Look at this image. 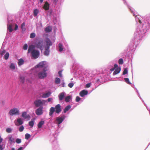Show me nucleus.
<instances>
[{
    "label": "nucleus",
    "instance_id": "1",
    "mask_svg": "<svg viewBox=\"0 0 150 150\" xmlns=\"http://www.w3.org/2000/svg\"><path fill=\"white\" fill-rule=\"evenodd\" d=\"M34 48L35 46L33 45H30L28 50V53L31 52L32 57L33 58L35 59L38 57L40 54L39 51L35 49Z\"/></svg>",
    "mask_w": 150,
    "mask_h": 150
},
{
    "label": "nucleus",
    "instance_id": "2",
    "mask_svg": "<svg viewBox=\"0 0 150 150\" xmlns=\"http://www.w3.org/2000/svg\"><path fill=\"white\" fill-rule=\"evenodd\" d=\"M18 28V26L15 24L11 19H8V21L7 30L10 33H11L14 30H16Z\"/></svg>",
    "mask_w": 150,
    "mask_h": 150
},
{
    "label": "nucleus",
    "instance_id": "3",
    "mask_svg": "<svg viewBox=\"0 0 150 150\" xmlns=\"http://www.w3.org/2000/svg\"><path fill=\"white\" fill-rule=\"evenodd\" d=\"M47 69H43L42 70H38L36 71L35 76L40 79H43L47 76L46 71Z\"/></svg>",
    "mask_w": 150,
    "mask_h": 150
},
{
    "label": "nucleus",
    "instance_id": "4",
    "mask_svg": "<svg viewBox=\"0 0 150 150\" xmlns=\"http://www.w3.org/2000/svg\"><path fill=\"white\" fill-rule=\"evenodd\" d=\"M48 67L46 61H43L40 62L35 67V71L38 70L40 68H43V69H47Z\"/></svg>",
    "mask_w": 150,
    "mask_h": 150
},
{
    "label": "nucleus",
    "instance_id": "5",
    "mask_svg": "<svg viewBox=\"0 0 150 150\" xmlns=\"http://www.w3.org/2000/svg\"><path fill=\"white\" fill-rule=\"evenodd\" d=\"M46 42L47 46L45 47V51L44 52V54L45 55L47 56L49 54L50 46L52 45V43L48 38L46 39Z\"/></svg>",
    "mask_w": 150,
    "mask_h": 150
},
{
    "label": "nucleus",
    "instance_id": "6",
    "mask_svg": "<svg viewBox=\"0 0 150 150\" xmlns=\"http://www.w3.org/2000/svg\"><path fill=\"white\" fill-rule=\"evenodd\" d=\"M9 114L11 116L18 115L19 114V111L17 108H13L10 110Z\"/></svg>",
    "mask_w": 150,
    "mask_h": 150
},
{
    "label": "nucleus",
    "instance_id": "7",
    "mask_svg": "<svg viewBox=\"0 0 150 150\" xmlns=\"http://www.w3.org/2000/svg\"><path fill=\"white\" fill-rule=\"evenodd\" d=\"M65 117L66 116L64 115H63L61 117H56L55 118L56 123L59 125L64 120Z\"/></svg>",
    "mask_w": 150,
    "mask_h": 150
},
{
    "label": "nucleus",
    "instance_id": "8",
    "mask_svg": "<svg viewBox=\"0 0 150 150\" xmlns=\"http://www.w3.org/2000/svg\"><path fill=\"white\" fill-rule=\"evenodd\" d=\"M46 102H47L46 100H38L35 101L34 103L36 106L38 107L41 105L45 104Z\"/></svg>",
    "mask_w": 150,
    "mask_h": 150
},
{
    "label": "nucleus",
    "instance_id": "9",
    "mask_svg": "<svg viewBox=\"0 0 150 150\" xmlns=\"http://www.w3.org/2000/svg\"><path fill=\"white\" fill-rule=\"evenodd\" d=\"M16 125L19 126L22 125L23 123V119L21 118H18L14 121Z\"/></svg>",
    "mask_w": 150,
    "mask_h": 150
},
{
    "label": "nucleus",
    "instance_id": "10",
    "mask_svg": "<svg viewBox=\"0 0 150 150\" xmlns=\"http://www.w3.org/2000/svg\"><path fill=\"white\" fill-rule=\"evenodd\" d=\"M123 1H124V3L127 6L128 8L129 9L130 11L133 14V16H135V14H134L135 10L134 9L129 5L125 0H123Z\"/></svg>",
    "mask_w": 150,
    "mask_h": 150
},
{
    "label": "nucleus",
    "instance_id": "11",
    "mask_svg": "<svg viewBox=\"0 0 150 150\" xmlns=\"http://www.w3.org/2000/svg\"><path fill=\"white\" fill-rule=\"evenodd\" d=\"M21 116L24 118V119H26L27 120H30V115L27 114L26 112H24L22 113Z\"/></svg>",
    "mask_w": 150,
    "mask_h": 150
},
{
    "label": "nucleus",
    "instance_id": "12",
    "mask_svg": "<svg viewBox=\"0 0 150 150\" xmlns=\"http://www.w3.org/2000/svg\"><path fill=\"white\" fill-rule=\"evenodd\" d=\"M43 107H40L38 108L35 111L36 114L38 115H40L43 114Z\"/></svg>",
    "mask_w": 150,
    "mask_h": 150
},
{
    "label": "nucleus",
    "instance_id": "13",
    "mask_svg": "<svg viewBox=\"0 0 150 150\" xmlns=\"http://www.w3.org/2000/svg\"><path fill=\"white\" fill-rule=\"evenodd\" d=\"M54 108L56 113H59L61 111V106L60 104L57 105L55 106Z\"/></svg>",
    "mask_w": 150,
    "mask_h": 150
},
{
    "label": "nucleus",
    "instance_id": "14",
    "mask_svg": "<svg viewBox=\"0 0 150 150\" xmlns=\"http://www.w3.org/2000/svg\"><path fill=\"white\" fill-rule=\"evenodd\" d=\"M88 91H87L83 90L81 91L79 93V95L81 97H83L88 94Z\"/></svg>",
    "mask_w": 150,
    "mask_h": 150
},
{
    "label": "nucleus",
    "instance_id": "15",
    "mask_svg": "<svg viewBox=\"0 0 150 150\" xmlns=\"http://www.w3.org/2000/svg\"><path fill=\"white\" fill-rule=\"evenodd\" d=\"M6 139H8L9 141L11 143H13L14 141V139L11 135H9L6 138Z\"/></svg>",
    "mask_w": 150,
    "mask_h": 150
},
{
    "label": "nucleus",
    "instance_id": "16",
    "mask_svg": "<svg viewBox=\"0 0 150 150\" xmlns=\"http://www.w3.org/2000/svg\"><path fill=\"white\" fill-rule=\"evenodd\" d=\"M51 94V93L50 92L47 91L43 93L42 97L43 98H46L49 97Z\"/></svg>",
    "mask_w": 150,
    "mask_h": 150
},
{
    "label": "nucleus",
    "instance_id": "17",
    "mask_svg": "<svg viewBox=\"0 0 150 150\" xmlns=\"http://www.w3.org/2000/svg\"><path fill=\"white\" fill-rule=\"evenodd\" d=\"M37 47L40 48L41 50H42L43 42L42 41H40L36 44Z\"/></svg>",
    "mask_w": 150,
    "mask_h": 150
},
{
    "label": "nucleus",
    "instance_id": "18",
    "mask_svg": "<svg viewBox=\"0 0 150 150\" xmlns=\"http://www.w3.org/2000/svg\"><path fill=\"white\" fill-rule=\"evenodd\" d=\"M16 67V65L15 64L11 63L10 65L9 68L12 70H14L15 69Z\"/></svg>",
    "mask_w": 150,
    "mask_h": 150
},
{
    "label": "nucleus",
    "instance_id": "19",
    "mask_svg": "<svg viewBox=\"0 0 150 150\" xmlns=\"http://www.w3.org/2000/svg\"><path fill=\"white\" fill-rule=\"evenodd\" d=\"M50 4L47 2L45 3V4L43 6V8L45 10H48L49 9Z\"/></svg>",
    "mask_w": 150,
    "mask_h": 150
},
{
    "label": "nucleus",
    "instance_id": "20",
    "mask_svg": "<svg viewBox=\"0 0 150 150\" xmlns=\"http://www.w3.org/2000/svg\"><path fill=\"white\" fill-rule=\"evenodd\" d=\"M121 70V69L120 68H117L114 71L113 73V75H115L118 74Z\"/></svg>",
    "mask_w": 150,
    "mask_h": 150
},
{
    "label": "nucleus",
    "instance_id": "21",
    "mask_svg": "<svg viewBox=\"0 0 150 150\" xmlns=\"http://www.w3.org/2000/svg\"><path fill=\"white\" fill-rule=\"evenodd\" d=\"M52 29L51 27L50 26H48L46 27L45 29V32L47 33H49L51 31Z\"/></svg>",
    "mask_w": 150,
    "mask_h": 150
},
{
    "label": "nucleus",
    "instance_id": "22",
    "mask_svg": "<svg viewBox=\"0 0 150 150\" xmlns=\"http://www.w3.org/2000/svg\"><path fill=\"white\" fill-rule=\"evenodd\" d=\"M55 110V108L53 107H51L50 110L49 115L51 116Z\"/></svg>",
    "mask_w": 150,
    "mask_h": 150
},
{
    "label": "nucleus",
    "instance_id": "23",
    "mask_svg": "<svg viewBox=\"0 0 150 150\" xmlns=\"http://www.w3.org/2000/svg\"><path fill=\"white\" fill-rule=\"evenodd\" d=\"M45 122L44 121L42 120L38 124V127L39 128H41L42 126L44 124Z\"/></svg>",
    "mask_w": 150,
    "mask_h": 150
},
{
    "label": "nucleus",
    "instance_id": "24",
    "mask_svg": "<svg viewBox=\"0 0 150 150\" xmlns=\"http://www.w3.org/2000/svg\"><path fill=\"white\" fill-rule=\"evenodd\" d=\"M21 28L23 32H25L26 30V28L25 27V25L24 22L21 25Z\"/></svg>",
    "mask_w": 150,
    "mask_h": 150
},
{
    "label": "nucleus",
    "instance_id": "25",
    "mask_svg": "<svg viewBox=\"0 0 150 150\" xmlns=\"http://www.w3.org/2000/svg\"><path fill=\"white\" fill-rule=\"evenodd\" d=\"M24 61L22 59H18V64L19 66H20L24 64Z\"/></svg>",
    "mask_w": 150,
    "mask_h": 150
},
{
    "label": "nucleus",
    "instance_id": "26",
    "mask_svg": "<svg viewBox=\"0 0 150 150\" xmlns=\"http://www.w3.org/2000/svg\"><path fill=\"white\" fill-rule=\"evenodd\" d=\"M65 93L64 92L61 93L59 95V98L60 100H61L63 99Z\"/></svg>",
    "mask_w": 150,
    "mask_h": 150
},
{
    "label": "nucleus",
    "instance_id": "27",
    "mask_svg": "<svg viewBox=\"0 0 150 150\" xmlns=\"http://www.w3.org/2000/svg\"><path fill=\"white\" fill-rule=\"evenodd\" d=\"M71 108V106L70 105L66 106L64 110V113H66L67 111H68Z\"/></svg>",
    "mask_w": 150,
    "mask_h": 150
},
{
    "label": "nucleus",
    "instance_id": "28",
    "mask_svg": "<svg viewBox=\"0 0 150 150\" xmlns=\"http://www.w3.org/2000/svg\"><path fill=\"white\" fill-rule=\"evenodd\" d=\"M71 99V97L70 96H68L65 97V101L67 102H69Z\"/></svg>",
    "mask_w": 150,
    "mask_h": 150
},
{
    "label": "nucleus",
    "instance_id": "29",
    "mask_svg": "<svg viewBox=\"0 0 150 150\" xmlns=\"http://www.w3.org/2000/svg\"><path fill=\"white\" fill-rule=\"evenodd\" d=\"M59 51L60 52H62L63 50V46L61 44L59 43Z\"/></svg>",
    "mask_w": 150,
    "mask_h": 150
},
{
    "label": "nucleus",
    "instance_id": "30",
    "mask_svg": "<svg viewBox=\"0 0 150 150\" xmlns=\"http://www.w3.org/2000/svg\"><path fill=\"white\" fill-rule=\"evenodd\" d=\"M16 18V16H15V15L14 14H10L8 15V18Z\"/></svg>",
    "mask_w": 150,
    "mask_h": 150
},
{
    "label": "nucleus",
    "instance_id": "31",
    "mask_svg": "<svg viewBox=\"0 0 150 150\" xmlns=\"http://www.w3.org/2000/svg\"><path fill=\"white\" fill-rule=\"evenodd\" d=\"M9 55V53L8 52H6L4 56V59L6 60L8 58Z\"/></svg>",
    "mask_w": 150,
    "mask_h": 150
},
{
    "label": "nucleus",
    "instance_id": "32",
    "mask_svg": "<svg viewBox=\"0 0 150 150\" xmlns=\"http://www.w3.org/2000/svg\"><path fill=\"white\" fill-rule=\"evenodd\" d=\"M60 79L58 78H56L55 80V82L56 84H59L60 83Z\"/></svg>",
    "mask_w": 150,
    "mask_h": 150
},
{
    "label": "nucleus",
    "instance_id": "33",
    "mask_svg": "<svg viewBox=\"0 0 150 150\" xmlns=\"http://www.w3.org/2000/svg\"><path fill=\"white\" fill-rule=\"evenodd\" d=\"M34 124V121L33 120L30 121L29 122V125L31 127H33Z\"/></svg>",
    "mask_w": 150,
    "mask_h": 150
},
{
    "label": "nucleus",
    "instance_id": "34",
    "mask_svg": "<svg viewBox=\"0 0 150 150\" xmlns=\"http://www.w3.org/2000/svg\"><path fill=\"white\" fill-rule=\"evenodd\" d=\"M38 10L37 9H35L33 11V13L34 15L35 16H36L37 14H38Z\"/></svg>",
    "mask_w": 150,
    "mask_h": 150
},
{
    "label": "nucleus",
    "instance_id": "35",
    "mask_svg": "<svg viewBox=\"0 0 150 150\" xmlns=\"http://www.w3.org/2000/svg\"><path fill=\"white\" fill-rule=\"evenodd\" d=\"M124 80L125 82L129 84H131V82L129 81V79L128 78H125Z\"/></svg>",
    "mask_w": 150,
    "mask_h": 150
},
{
    "label": "nucleus",
    "instance_id": "36",
    "mask_svg": "<svg viewBox=\"0 0 150 150\" xmlns=\"http://www.w3.org/2000/svg\"><path fill=\"white\" fill-rule=\"evenodd\" d=\"M31 137V135L28 133H26L25 135V138L26 139H28Z\"/></svg>",
    "mask_w": 150,
    "mask_h": 150
},
{
    "label": "nucleus",
    "instance_id": "37",
    "mask_svg": "<svg viewBox=\"0 0 150 150\" xmlns=\"http://www.w3.org/2000/svg\"><path fill=\"white\" fill-rule=\"evenodd\" d=\"M5 147V145L0 144V150H3Z\"/></svg>",
    "mask_w": 150,
    "mask_h": 150
},
{
    "label": "nucleus",
    "instance_id": "38",
    "mask_svg": "<svg viewBox=\"0 0 150 150\" xmlns=\"http://www.w3.org/2000/svg\"><path fill=\"white\" fill-rule=\"evenodd\" d=\"M12 129L10 128H8L6 129V131L8 133H10L11 132Z\"/></svg>",
    "mask_w": 150,
    "mask_h": 150
},
{
    "label": "nucleus",
    "instance_id": "39",
    "mask_svg": "<svg viewBox=\"0 0 150 150\" xmlns=\"http://www.w3.org/2000/svg\"><path fill=\"white\" fill-rule=\"evenodd\" d=\"M24 127L23 125L21 126L19 128V130L20 132H22L24 129Z\"/></svg>",
    "mask_w": 150,
    "mask_h": 150
},
{
    "label": "nucleus",
    "instance_id": "40",
    "mask_svg": "<svg viewBox=\"0 0 150 150\" xmlns=\"http://www.w3.org/2000/svg\"><path fill=\"white\" fill-rule=\"evenodd\" d=\"M5 52V51L4 49H1L0 51V54L1 55H3Z\"/></svg>",
    "mask_w": 150,
    "mask_h": 150
},
{
    "label": "nucleus",
    "instance_id": "41",
    "mask_svg": "<svg viewBox=\"0 0 150 150\" xmlns=\"http://www.w3.org/2000/svg\"><path fill=\"white\" fill-rule=\"evenodd\" d=\"M35 36V34L34 33H31L30 36V38H34Z\"/></svg>",
    "mask_w": 150,
    "mask_h": 150
},
{
    "label": "nucleus",
    "instance_id": "42",
    "mask_svg": "<svg viewBox=\"0 0 150 150\" xmlns=\"http://www.w3.org/2000/svg\"><path fill=\"white\" fill-rule=\"evenodd\" d=\"M119 64H123V60L122 59H120L118 61Z\"/></svg>",
    "mask_w": 150,
    "mask_h": 150
},
{
    "label": "nucleus",
    "instance_id": "43",
    "mask_svg": "<svg viewBox=\"0 0 150 150\" xmlns=\"http://www.w3.org/2000/svg\"><path fill=\"white\" fill-rule=\"evenodd\" d=\"M128 72V70L127 68H125L124 69V71L123 72V74L125 75L127 74Z\"/></svg>",
    "mask_w": 150,
    "mask_h": 150
},
{
    "label": "nucleus",
    "instance_id": "44",
    "mask_svg": "<svg viewBox=\"0 0 150 150\" xmlns=\"http://www.w3.org/2000/svg\"><path fill=\"white\" fill-rule=\"evenodd\" d=\"M142 18H150V13L147 14L144 17H142Z\"/></svg>",
    "mask_w": 150,
    "mask_h": 150
},
{
    "label": "nucleus",
    "instance_id": "45",
    "mask_svg": "<svg viewBox=\"0 0 150 150\" xmlns=\"http://www.w3.org/2000/svg\"><path fill=\"white\" fill-rule=\"evenodd\" d=\"M28 46L27 44H25L23 47V49L25 50H26L28 48Z\"/></svg>",
    "mask_w": 150,
    "mask_h": 150
},
{
    "label": "nucleus",
    "instance_id": "46",
    "mask_svg": "<svg viewBox=\"0 0 150 150\" xmlns=\"http://www.w3.org/2000/svg\"><path fill=\"white\" fill-rule=\"evenodd\" d=\"M21 139H17L16 140V142L18 144H19L21 142Z\"/></svg>",
    "mask_w": 150,
    "mask_h": 150
},
{
    "label": "nucleus",
    "instance_id": "47",
    "mask_svg": "<svg viewBox=\"0 0 150 150\" xmlns=\"http://www.w3.org/2000/svg\"><path fill=\"white\" fill-rule=\"evenodd\" d=\"M58 74H59V76L60 77H62V71H59L58 72Z\"/></svg>",
    "mask_w": 150,
    "mask_h": 150
},
{
    "label": "nucleus",
    "instance_id": "48",
    "mask_svg": "<svg viewBox=\"0 0 150 150\" xmlns=\"http://www.w3.org/2000/svg\"><path fill=\"white\" fill-rule=\"evenodd\" d=\"M68 86L69 87L71 88L73 86L74 83H70L68 84Z\"/></svg>",
    "mask_w": 150,
    "mask_h": 150
},
{
    "label": "nucleus",
    "instance_id": "49",
    "mask_svg": "<svg viewBox=\"0 0 150 150\" xmlns=\"http://www.w3.org/2000/svg\"><path fill=\"white\" fill-rule=\"evenodd\" d=\"M81 100V98L79 96H76V102H79Z\"/></svg>",
    "mask_w": 150,
    "mask_h": 150
},
{
    "label": "nucleus",
    "instance_id": "50",
    "mask_svg": "<svg viewBox=\"0 0 150 150\" xmlns=\"http://www.w3.org/2000/svg\"><path fill=\"white\" fill-rule=\"evenodd\" d=\"M91 86V83H87L86 85V87L87 88H89Z\"/></svg>",
    "mask_w": 150,
    "mask_h": 150
},
{
    "label": "nucleus",
    "instance_id": "51",
    "mask_svg": "<svg viewBox=\"0 0 150 150\" xmlns=\"http://www.w3.org/2000/svg\"><path fill=\"white\" fill-rule=\"evenodd\" d=\"M24 78L23 77H20V81L22 83L24 82Z\"/></svg>",
    "mask_w": 150,
    "mask_h": 150
},
{
    "label": "nucleus",
    "instance_id": "52",
    "mask_svg": "<svg viewBox=\"0 0 150 150\" xmlns=\"http://www.w3.org/2000/svg\"><path fill=\"white\" fill-rule=\"evenodd\" d=\"M143 19H136V21H138L140 23H141Z\"/></svg>",
    "mask_w": 150,
    "mask_h": 150
},
{
    "label": "nucleus",
    "instance_id": "53",
    "mask_svg": "<svg viewBox=\"0 0 150 150\" xmlns=\"http://www.w3.org/2000/svg\"><path fill=\"white\" fill-rule=\"evenodd\" d=\"M3 140V139L1 137V136L0 135V144H1L2 143Z\"/></svg>",
    "mask_w": 150,
    "mask_h": 150
},
{
    "label": "nucleus",
    "instance_id": "54",
    "mask_svg": "<svg viewBox=\"0 0 150 150\" xmlns=\"http://www.w3.org/2000/svg\"><path fill=\"white\" fill-rule=\"evenodd\" d=\"M52 100V98H49L48 99L47 101L48 102H50Z\"/></svg>",
    "mask_w": 150,
    "mask_h": 150
},
{
    "label": "nucleus",
    "instance_id": "55",
    "mask_svg": "<svg viewBox=\"0 0 150 150\" xmlns=\"http://www.w3.org/2000/svg\"><path fill=\"white\" fill-rule=\"evenodd\" d=\"M58 2V0H53V3L54 4H56Z\"/></svg>",
    "mask_w": 150,
    "mask_h": 150
},
{
    "label": "nucleus",
    "instance_id": "56",
    "mask_svg": "<svg viewBox=\"0 0 150 150\" xmlns=\"http://www.w3.org/2000/svg\"><path fill=\"white\" fill-rule=\"evenodd\" d=\"M23 149V148L22 147H21L17 150H22Z\"/></svg>",
    "mask_w": 150,
    "mask_h": 150
},
{
    "label": "nucleus",
    "instance_id": "57",
    "mask_svg": "<svg viewBox=\"0 0 150 150\" xmlns=\"http://www.w3.org/2000/svg\"><path fill=\"white\" fill-rule=\"evenodd\" d=\"M117 67H118V65H117V64H115L114 65V67H115V68H116Z\"/></svg>",
    "mask_w": 150,
    "mask_h": 150
},
{
    "label": "nucleus",
    "instance_id": "58",
    "mask_svg": "<svg viewBox=\"0 0 150 150\" xmlns=\"http://www.w3.org/2000/svg\"><path fill=\"white\" fill-rule=\"evenodd\" d=\"M146 31H147L146 30H144V32L141 33L142 34H144V33H146Z\"/></svg>",
    "mask_w": 150,
    "mask_h": 150
},
{
    "label": "nucleus",
    "instance_id": "59",
    "mask_svg": "<svg viewBox=\"0 0 150 150\" xmlns=\"http://www.w3.org/2000/svg\"><path fill=\"white\" fill-rule=\"evenodd\" d=\"M43 0H40V3H42L43 2Z\"/></svg>",
    "mask_w": 150,
    "mask_h": 150
},
{
    "label": "nucleus",
    "instance_id": "60",
    "mask_svg": "<svg viewBox=\"0 0 150 150\" xmlns=\"http://www.w3.org/2000/svg\"><path fill=\"white\" fill-rule=\"evenodd\" d=\"M11 150H15V149L14 148H13L11 149Z\"/></svg>",
    "mask_w": 150,
    "mask_h": 150
},
{
    "label": "nucleus",
    "instance_id": "61",
    "mask_svg": "<svg viewBox=\"0 0 150 150\" xmlns=\"http://www.w3.org/2000/svg\"><path fill=\"white\" fill-rule=\"evenodd\" d=\"M114 69H110V70L111 71H113L114 70Z\"/></svg>",
    "mask_w": 150,
    "mask_h": 150
}]
</instances>
